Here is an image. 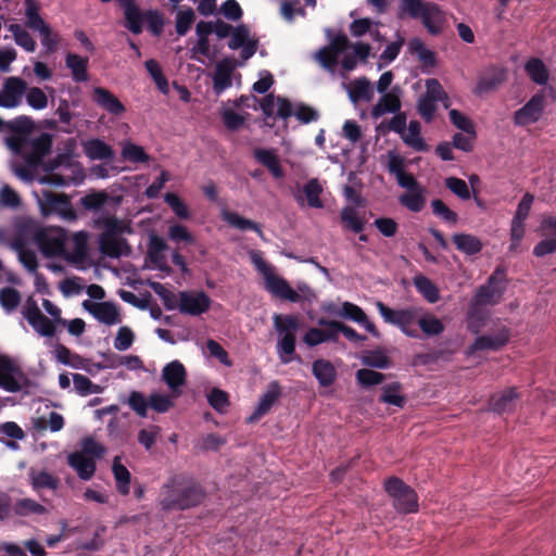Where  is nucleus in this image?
Wrapping results in <instances>:
<instances>
[{"instance_id":"obj_39","label":"nucleus","mask_w":556,"mask_h":556,"mask_svg":"<svg viewBox=\"0 0 556 556\" xmlns=\"http://www.w3.org/2000/svg\"><path fill=\"white\" fill-rule=\"evenodd\" d=\"M323 328H309L303 336V342L314 348L325 342H336L334 328L329 325H320Z\"/></svg>"},{"instance_id":"obj_15","label":"nucleus","mask_w":556,"mask_h":556,"mask_svg":"<svg viewBox=\"0 0 556 556\" xmlns=\"http://www.w3.org/2000/svg\"><path fill=\"white\" fill-rule=\"evenodd\" d=\"M211 306V299L204 291H180L178 293V309L182 314L199 316L206 313Z\"/></svg>"},{"instance_id":"obj_62","label":"nucleus","mask_w":556,"mask_h":556,"mask_svg":"<svg viewBox=\"0 0 556 556\" xmlns=\"http://www.w3.org/2000/svg\"><path fill=\"white\" fill-rule=\"evenodd\" d=\"M477 139V131L471 130L469 132H456L453 136L452 146L464 152H471L473 144Z\"/></svg>"},{"instance_id":"obj_42","label":"nucleus","mask_w":556,"mask_h":556,"mask_svg":"<svg viewBox=\"0 0 556 556\" xmlns=\"http://www.w3.org/2000/svg\"><path fill=\"white\" fill-rule=\"evenodd\" d=\"M112 471L116 481V489L118 493L122 495H128L130 491L131 475L129 470L121 463L119 456L114 457Z\"/></svg>"},{"instance_id":"obj_18","label":"nucleus","mask_w":556,"mask_h":556,"mask_svg":"<svg viewBox=\"0 0 556 556\" xmlns=\"http://www.w3.org/2000/svg\"><path fill=\"white\" fill-rule=\"evenodd\" d=\"M509 338V328L503 326L495 334H483L477 337L469 348V353L484 350L498 351L508 343Z\"/></svg>"},{"instance_id":"obj_20","label":"nucleus","mask_w":556,"mask_h":556,"mask_svg":"<svg viewBox=\"0 0 556 556\" xmlns=\"http://www.w3.org/2000/svg\"><path fill=\"white\" fill-rule=\"evenodd\" d=\"M507 79V70L501 66L489 67L478 79L475 93L478 96L495 90Z\"/></svg>"},{"instance_id":"obj_14","label":"nucleus","mask_w":556,"mask_h":556,"mask_svg":"<svg viewBox=\"0 0 556 556\" xmlns=\"http://www.w3.org/2000/svg\"><path fill=\"white\" fill-rule=\"evenodd\" d=\"M545 97L542 92L533 94L530 100L514 113L516 126H527L536 123L543 115Z\"/></svg>"},{"instance_id":"obj_3","label":"nucleus","mask_w":556,"mask_h":556,"mask_svg":"<svg viewBox=\"0 0 556 556\" xmlns=\"http://www.w3.org/2000/svg\"><path fill=\"white\" fill-rule=\"evenodd\" d=\"M124 14V27L134 35H140L143 30V24H147L148 30L155 37L163 33L164 16L155 9H149L142 12L136 0H116Z\"/></svg>"},{"instance_id":"obj_38","label":"nucleus","mask_w":556,"mask_h":556,"mask_svg":"<svg viewBox=\"0 0 556 556\" xmlns=\"http://www.w3.org/2000/svg\"><path fill=\"white\" fill-rule=\"evenodd\" d=\"M84 152L90 160L110 161L114 157L112 148L101 139L86 141Z\"/></svg>"},{"instance_id":"obj_58","label":"nucleus","mask_w":556,"mask_h":556,"mask_svg":"<svg viewBox=\"0 0 556 556\" xmlns=\"http://www.w3.org/2000/svg\"><path fill=\"white\" fill-rule=\"evenodd\" d=\"M21 302L20 292L10 287H5L0 290V305L8 313H11L17 308Z\"/></svg>"},{"instance_id":"obj_6","label":"nucleus","mask_w":556,"mask_h":556,"mask_svg":"<svg viewBox=\"0 0 556 556\" xmlns=\"http://www.w3.org/2000/svg\"><path fill=\"white\" fill-rule=\"evenodd\" d=\"M249 256L252 264L262 274L265 288L269 293L291 303H298L301 300L299 292L292 289L285 278L274 273L273 267L266 263L260 251L252 250Z\"/></svg>"},{"instance_id":"obj_40","label":"nucleus","mask_w":556,"mask_h":556,"mask_svg":"<svg viewBox=\"0 0 556 556\" xmlns=\"http://www.w3.org/2000/svg\"><path fill=\"white\" fill-rule=\"evenodd\" d=\"M370 54V46L366 42H356L353 45V54L346 53L341 60V66L345 72L353 71L357 65V59L366 62Z\"/></svg>"},{"instance_id":"obj_4","label":"nucleus","mask_w":556,"mask_h":556,"mask_svg":"<svg viewBox=\"0 0 556 556\" xmlns=\"http://www.w3.org/2000/svg\"><path fill=\"white\" fill-rule=\"evenodd\" d=\"M42 306L52 319L46 317L33 296H28L23 305L22 314L31 328L41 337L51 338L55 333L54 324L65 325L66 320L61 316V308L50 300L43 299Z\"/></svg>"},{"instance_id":"obj_45","label":"nucleus","mask_w":556,"mask_h":556,"mask_svg":"<svg viewBox=\"0 0 556 556\" xmlns=\"http://www.w3.org/2000/svg\"><path fill=\"white\" fill-rule=\"evenodd\" d=\"M26 26L35 31H39L48 24L40 15V4L37 0H25Z\"/></svg>"},{"instance_id":"obj_27","label":"nucleus","mask_w":556,"mask_h":556,"mask_svg":"<svg viewBox=\"0 0 556 556\" xmlns=\"http://www.w3.org/2000/svg\"><path fill=\"white\" fill-rule=\"evenodd\" d=\"M281 395V388L278 381H271L266 392L261 396L255 410L248 418L249 422L257 421L266 415Z\"/></svg>"},{"instance_id":"obj_16","label":"nucleus","mask_w":556,"mask_h":556,"mask_svg":"<svg viewBox=\"0 0 556 556\" xmlns=\"http://www.w3.org/2000/svg\"><path fill=\"white\" fill-rule=\"evenodd\" d=\"M27 84L21 77H9L0 89V108L13 109L21 104Z\"/></svg>"},{"instance_id":"obj_43","label":"nucleus","mask_w":556,"mask_h":556,"mask_svg":"<svg viewBox=\"0 0 556 556\" xmlns=\"http://www.w3.org/2000/svg\"><path fill=\"white\" fill-rule=\"evenodd\" d=\"M402 384L400 382H391L382 387V393L379 396L381 403L403 408L406 404V397L401 393Z\"/></svg>"},{"instance_id":"obj_29","label":"nucleus","mask_w":556,"mask_h":556,"mask_svg":"<svg viewBox=\"0 0 556 556\" xmlns=\"http://www.w3.org/2000/svg\"><path fill=\"white\" fill-rule=\"evenodd\" d=\"M520 395L515 387L507 388L501 393L494 394L489 401L490 410L496 414L511 412L516 406V401Z\"/></svg>"},{"instance_id":"obj_34","label":"nucleus","mask_w":556,"mask_h":556,"mask_svg":"<svg viewBox=\"0 0 556 556\" xmlns=\"http://www.w3.org/2000/svg\"><path fill=\"white\" fill-rule=\"evenodd\" d=\"M312 372L320 387L327 388L334 383L337 379V371L330 361L316 359L312 364Z\"/></svg>"},{"instance_id":"obj_28","label":"nucleus","mask_w":556,"mask_h":556,"mask_svg":"<svg viewBox=\"0 0 556 556\" xmlns=\"http://www.w3.org/2000/svg\"><path fill=\"white\" fill-rule=\"evenodd\" d=\"M67 463L76 471L79 479L84 481L90 480L97 469L96 460L80 452L71 453Z\"/></svg>"},{"instance_id":"obj_51","label":"nucleus","mask_w":556,"mask_h":556,"mask_svg":"<svg viewBox=\"0 0 556 556\" xmlns=\"http://www.w3.org/2000/svg\"><path fill=\"white\" fill-rule=\"evenodd\" d=\"M323 192V187L317 178L309 179L303 186V193L305 194L307 205L314 208L324 207V203L320 200V194Z\"/></svg>"},{"instance_id":"obj_59","label":"nucleus","mask_w":556,"mask_h":556,"mask_svg":"<svg viewBox=\"0 0 556 556\" xmlns=\"http://www.w3.org/2000/svg\"><path fill=\"white\" fill-rule=\"evenodd\" d=\"M386 379V376L379 371L368 368H362L356 371V380L364 388H370L380 384Z\"/></svg>"},{"instance_id":"obj_25","label":"nucleus","mask_w":556,"mask_h":556,"mask_svg":"<svg viewBox=\"0 0 556 556\" xmlns=\"http://www.w3.org/2000/svg\"><path fill=\"white\" fill-rule=\"evenodd\" d=\"M252 154L255 161L266 167L275 179H282L285 177V170L275 149L255 148Z\"/></svg>"},{"instance_id":"obj_2","label":"nucleus","mask_w":556,"mask_h":556,"mask_svg":"<svg viewBox=\"0 0 556 556\" xmlns=\"http://www.w3.org/2000/svg\"><path fill=\"white\" fill-rule=\"evenodd\" d=\"M396 17L420 21L432 36L440 35L445 23V14L441 8L434 2L424 0H399Z\"/></svg>"},{"instance_id":"obj_63","label":"nucleus","mask_w":556,"mask_h":556,"mask_svg":"<svg viewBox=\"0 0 556 556\" xmlns=\"http://www.w3.org/2000/svg\"><path fill=\"white\" fill-rule=\"evenodd\" d=\"M21 204L22 200L18 193L8 184H3L0 188V206L15 210Z\"/></svg>"},{"instance_id":"obj_50","label":"nucleus","mask_w":556,"mask_h":556,"mask_svg":"<svg viewBox=\"0 0 556 556\" xmlns=\"http://www.w3.org/2000/svg\"><path fill=\"white\" fill-rule=\"evenodd\" d=\"M72 380L75 392L80 396L99 394L103 391L102 387L93 383L87 376L81 374H72Z\"/></svg>"},{"instance_id":"obj_17","label":"nucleus","mask_w":556,"mask_h":556,"mask_svg":"<svg viewBox=\"0 0 556 556\" xmlns=\"http://www.w3.org/2000/svg\"><path fill=\"white\" fill-rule=\"evenodd\" d=\"M83 307L98 321L106 326L121 323L117 306L113 302H92L90 300H85L83 302Z\"/></svg>"},{"instance_id":"obj_32","label":"nucleus","mask_w":556,"mask_h":556,"mask_svg":"<svg viewBox=\"0 0 556 556\" xmlns=\"http://www.w3.org/2000/svg\"><path fill=\"white\" fill-rule=\"evenodd\" d=\"M89 59L80 56L76 53L68 52L65 55V65L71 71L72 78L75 83H87Z\"/></svg>"},{"instance_id":"obj_37","label":"nucleus","mask_w":556,"mask_h":556,"mask_svg":"<svg viewBox=\"0 0 556 556\" xmlns=\"http://www.w3.org/2000/svg\"><path fill=\"white\" fill-rule=\"evenodd\" d=\"M28 478L33 490L36 492H40L43 489L55 491L60 485V479L47 470L30 469Z\"/></svg>"},{"instance_id":"obj_1","label":"nucleus","mask_w":556,"mask_h":556,"mask_svg":"<svg viewBox=\"0 0 556 556\" xmlns=\"http://www.w3.org/2000/svg\"><path fill=\"white\" fill-rule=\"evenodd\" d=\"M205 498L204 489L191 477L175 473L161 488L159 505L164 511L187 510L199 506Z\"/></svg>"},{"instance_id":"obj_64","label":"nucleus","mask_w":556,"mask_h":556,"mask_svg":"<svg viewBox=\"0 0 556 556\" xmlns=\"http://www.w3.org/2000/svg\"><path fill=\"white\" fill-rule=\"evenodd\" d=\"M129 407L141 418L148 416L149 399H146L143 393L139 391H131L128 397Z\"/></svg>"},{"instance_id":"obj_22","label":"nucleus","mask_w":556,"mask_h":556,"mask_svg":"<svg viewBox=\"0 0 556 556\" xmlns=\"http://www.w3.org/2000/svg\"><path fill=\"white\" fill-rule=\"evenodd\" d=\"M99 250L103 255L111 258H118L131 252L126 239L119 236H110L109 233L100 235Z\"/></svg>"},{"instance_id":"obj_11","label":"nucleus","mask_w":556,"mask_h":556,"mask_svg":"<svg viewBox=\"0 0 556 556\" xmlns=\"http://www.w3.org/2000/svg\"><path fill=\"white\" fill-rule=\"evenodd\" d=\"M35 243L46 257L62 256L65 254L67 233L60 227H46L35 235Z\"/></svg>"},{"instance_id":"obj_54","label":"nucleus","mask_w":556,"mask_h":556,"mask_svg":"<svg viewBox=\"0 0 556 556\" xmlns=\"http://www.w3.org/2000/svg\"><path fill=\"white\" fill-rule=\"evenodd\" d=\"M207 402L219 414H225L230 406L228 393L218 388H213L210 391Z\"/></svg>"},{"instance_id":"obj_21","label":"nucleus","mask_w":556,"mask_h":556,"mask_svg":"<svg viewBox=\"0 0 556 556\" xmlns=\"http://www.w3.org/2000/svg\"><path fill=\"white\" fill-rule=\"evenodd\" d=\"M186 378V368L179 361H172L162 369V379L175 396L180 394V388L185 386Z\"/></svg>"},{"instance_id":"obj_30","label":"nucleus","mask_w":556,"mask_h":556,"mask_svg":"<svg viewBox=\"0 0 556 556\" xmlns=\"http://www.w3.org/2000/svg\"><path fill=\"white\" fill-rule=\"evenodd\" d=\"M343 86L353 103H358L359 101L368 102L372 99L374 90L366 77L356 78L351 84H343Z\"/></svg>"},{"instance_id":"obj_48","label":"nucleus","mask_w":556,"mask_h":556,"mask_svg":"<svg viewBox=\"0 0 556 556\" xmlns=\"http://www.w3.org/2000/svg\"><path fill=\"white\" fill-rule=\"evenodd\" d=\"M414 286L427 302L435 303L439 301V289L428 277L424 275L416 276L414 278Z\"/></svg>"},{"instance_id":"obj_12","label":"nucleus","mask_w":556,"mask_h":556,"mask_svg":"<svg viewBox=\"0 0 556 556\" xmlns=\"http://www.w3.org/2000/svg\"><path fill=\"white\" fill-rule=\"evenodd\" d=\"M351 47L348 36L343 33L337 34L330 39L329 45L324 46L315 53V60L327 72L334 74L338 59Z\"/></svg>"},{"instance_id":"obj_52","label":"nucleus","mask_w":556,"mask_h":556,"mask_svg":"<svg viewBox=\"0 0 556 556\" xmlns=\"http://www.w3.org/2000/svg\"><path fill=\"white\" fill-rule=\"evenodd\" d=\"M15 515L20 517H26L29 515H45L47 508L31 498H22L15 502L13 505Z\"/></svg>"},{"instance_id":"obj_10","label":"nucleus","mask_w":556,"mask_h":556,"mask_svg":"<svg viewBox=\"0 0 556 556\" xmlns=\"http://www.w3.org/2000/svg\"><path fill=\"white\" fill-rule=\"evenodd\" d=\"M506 291V271L504 267L497 266L488 281L480 286L472 296L477 303L484 306L497 304Z\"/></svg>"},{"instance_id":"obj_19","label":"nucleus","mask_w":556,"mask_h":556,"mask_svg":"<svg viewBox=\"0 0 556 556\" xmlns=\"http://www.w3.org/2000/svg\"><path fill=\"white\" fill-rule=\"evenodd\" d=\"M92 100L99 108L113 116H121L126 112L122 101L112 91L103 87L92 89Z\"/></svg>"},{"instance_id":"obj_35","label":"nucleus","mask_w":556,"mask_h":556,"mask_svg":"<svg viewBox=\"0 0 556 556\" xmlns=\"http://www.w3.org/2000/svg\"><path fill=\"white\" fill-rule=\"evenodd\" d=\"M486 319L488 312L485 306L481 303H477L476 300L471 299L466 316L467 329L471 333L477 334L485 325Z\"/></svg>"},{"instance_id":"obj_49","label":"nucleus","mask_w":556,"mask_h":556,"mask_svg":"<svg viewBox=\"0 0 556 556\" xmlns=\"http://www.w3.org/2000/svg\"><path fill=\"white\" fill-rule=\"evenodd\" d=\"M9 31L12 34L15 43L23 48L26 52H34L37 48L36 40L20 24H10Z\"/></svg>"},{"instance_id":"obj_36","label":"nucleus","mask_w":556,"mask_h":556,"mask_svg":"<svg viewBox=\"0 0 556 556\" xmlns=\"http://www.w3.org/2000/svg\"><path fill=\"white\" fill-rule=\"evenodd\" d=\"M456 249L466 255H476L482 251V241L471 233L457 232L452 236Z\"/></svg>"},{"instance_id":"obj_41","label":"nucleus","mask_w":556,"mask_h":556,"mask_svg":"<svg viewBox=\"0 0 556 556\" xmlns=\"http://www.w3.org/2000/svg\"><path fill=\"white\" fill-rule=\"evenodd\" d=\"M340 220L344 228L354 233H361L365 228V219L353 206H344L340 211Z\"/></svg>"},{"instance_id":"obj_26","label":"nucleus","mask_w":556,"mask_h":556,"mask_svg":"<svg viewBox=\"0 0 556 556\" xmlns=\"http://www.w3.org/2000/svg\"><path fill=\"white\" fill-rule=\"evenodd\" d=\"M20 374V368L9 356L0 355V388L8 392L20 391L22 386L15 377Z\"/></svg>"},{"instance_id":"obj_61","label":"nucleus","mask_w":556,"mask_h":556,"mask_svg":"<svg viewBox=\"0 0 556 556\" xmlns=\"http://www.w3.org/2000/svg\"><path fill=\"white\" fill-rule=\"evenodd\" d=\"M151 289L160 296L166 309L172 311L178 308V299L175 293L166 289L160 282H151Z\"/></svg>"},{"instance_id":"obj_53","label":"nucleus","mask_w":556,"mask_h":556,"mask_svg":"<svg viewBox=\"0 0 556 556\" xmlns=\"http://www.w3.org/2000/svg\"><path fill=\"white\" fill-rule=\"evenodd\" d=\"M417 324L421 331L428 337L439 336L444 331L442 321L432 314H419Z\"/></svg>"},{"instance_id":"obj_5","label":"nucleus","mask_w":556,"mask_h":556,"mask_svg":"<svg viewBox=\"0 0 556 556\" xmlns=\"http://www.w3.org/2000/svg\"><path fill=\"white\" fill-rule=\"evenodd\" d=\"M7 147L16 155L21 156L29 167L37 168L52 148V139L48 134L30 139L28 136H8Z\"/></svg>"},{"instance_id":"obj_47","label":"nucleus","mask_w":556,"mask_h":556,"mask_svg":"<svg viewBox=\"0 0 556 556\" xmlns=\"http://www.w3.org/2000/svg\"><path fill=\"white\" fill-rule=\"evenodd\" d=\"M425 188H419L407 193L402 194L399 198V202L401 205L406 207L408 211L413 213H419L425 207L426 198H425Z\"/></svg>"},{"instance_id":"obj_46","label":"nucleus","mask_w":556,"mask_h":556,"mask_svg":"<svg viewBox=\"0 0 556 556\" xmlns=\"http://www.w3.org/2000/svg\"><path fill=\"white\" fill-rule=\"evenodd\" d=\"M318 325H329L334 328V340L336 342L339 339V333H342L349 341L351 342H363L366 340L365 336L359 334L355 329L350 326L344 325L343 323L337 320H330L326 318H319L317 321Z\"/></svg>"},{"instance_id":"obj_55","label":"nucleus","mask_w":556,"mask_h":556,"mask_svg":"<svg viewBox=\"0 0 556 556\" xmlns=\"http://www.w3.org/2000/svg\"><path fill=\"white\" fill-rule=\"evenodd\" d=\"M432 213L450 225H456L458 222V215L456 212L451 210L442 200L434 199L430 203Z\"/></svg>"},{"instance_id":"obj_57","label":"nucleus","mask_w":556,"mask_h":556,"mask_svg":"<svg viewBox=\"0 0 556 556\" xmlns=\"http://www.w3.org/2000/svg\"><path fill=\"white\" fill-rule=\"evenodd\" d=\"M445 187L462 201H467L471 198V193L467 182L458 177H447L444 181Z\"/></svg>"},{"instance_id":"obj_23","label":"nucleus","mask_w":556,"mask_h":556,"mask_svg":"<svg viewBox=\"0 0 556 556\" xmlns=\"http://www.w3.org/2000/svg\"><path fill=\"white\" fill-rule=\"evenodd\" d=\"M401 89L400 87H393L391 91L381 93V98L371 109L372 118L377 119L383 116L384 114H395L401 110V99H400Z\"/></svg>"},{"instance_id":"obj_24","label":"nucleus","mask_w":556,"mask_h":556,"mask_svg":"<svg viewBox=\"0 0 556 556\" xmlns=\"http://www.w3.org/2000/svg\"><path fill=\"white\" fill-rule=\"evenodd\" d=\"M235 64L229 59H223L215 65L213 74V92L220 96L232 86V73Z\"/></svg>"},{"instance_id":"obj_33","label":"nucleus","mask_w":556,"mask_h":556,"mask_svg":"<svg viewBox=\"0 0 556 556\" xmlns=\"http://www.w3.org/2000/svg\"><path fill=\"white\" fill-rule=\"evenodd\" d=\"M400 136L403 142L413 150L417 152L428 151V144L421 136V125L418 121H410L405 128V132Z\"/></svg>"},{"instance_id":"obj_7","label":"nucleus","mask_w":556,"mask_h":556,"mask_svg":"<svg viewBox=\"0 0 556 556\" xmlns=\"http://www.w3.org/2000/svg\"><path fill=\"white\" fill-rule=\"evenodd\" d=\"M274 326L279 334L277 341V354L282 364H289L292 361H300L295 354L296 339L294 332L300 327L299 318L294 315L274 316Z\"/></svg>"},{"instance_id":"obj_13","label":"nucleus","mask_w":556,"mask_h":556,"mask_svg":"<svg viewBox=\"0 0 556 556\" xmlns=\"http://www.w3.org/2000/svg\"><path fill=\"white\" fill-rule=\"evenodd\" d=\"M39 203L45 216L55 214L68 222L77 218L76 212L66 194L42 191Z\"/></svg>"},{"instance_id":"obj_31","label":"nucleus","mask_w":556,"mask_h":556,"mask_svg":"<svg viewBox=\"0 0 556 556\" xmlns=\"http://www.w3.org/2000/svg\"><path fill=\"white\" fill-rule=\"evenodd\" d=\"M220 217L225 223H227L232 228H236L241 231L252 230L256 232L260 238H264V232L257 223L249 218H245L236 212H231L229 210L224 208L220 212Z\"/></svg>"},{"instance_id":"obj_9","label":"nucleus","mask_w":556,"mask_h":556,"mask_svg":"<svg viewBox=\"0 0 556 556\" xmlns=\"http://www.w3.org/2000/svg\"><path fill=\"white\" fill-rule=\"evenodd\" d=\"M386 492L393 498L396 511L412 514L418 510V496L414 489L396 477L384 482Z\"/></svg>"},{"instance_id":"obj_44","label":"nucleus","mask_w":556,"mask_h":556,"mask_svg":"<svg viewBox=\"0 0 556 556\" xmlns=\"http://www.w3.org/2000/svg\"><path fill=\"white\" fill-rule=\"evenodd\" d=\"M525 71L530 79L538 85H545L548 80V71L539 58H531L525 64Z\"/></svg>"},{"instance_id":"obj_8","label":"nucleus","mask_w":556,"mask_h":556,"mask_svg":"<svg viewBox=\"0 0 556 556\" xmlns=\"http://www.w3.org/2000/svg\"><path fill=\"white\" fill-rule=\"evenodd\" d=\"M376 307L386 323L397 327L407 337H419L415 325L417 324L421 308L406 307L401 309H393L381 301L376 303Z\"/></svg>"},{"instance_id":"obj_56","label":"nucleus","mask_w":556,"mask_h":556,"mask_svg":"<svg viewBox=\"0 0 556 556\" xmlns=\"http://www.w3.org/2000/svg\"><path fill=\"white\" fill-rule=\"evenodd\" d=\"M144 67L148 71V73L151 75V77L153 78L159 90L163 93H167L168 92V81H167L166 77L164 76L160 64L155 60L150 59L144 62Z\"/></svg>"},{"instance_id":"obj_60","label":"nucleus","mask_w":556,"mask_h":556,"mask_svg":"<svg viewBox=\"0 0 556 556\" xmlns=\"http://www.w3.org/2000/svg\"><path fill=\"white\" fill-rule=\"evenodd\" d=\"M25 97L27 104L36 111L48 106V97L39 87L27 88Z\"/></svg>"}]
</instances>
